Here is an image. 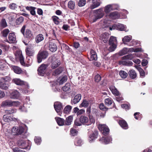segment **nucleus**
<instances>
[{"mask_svg": "<svg viewBox=\"0 0 152 152\" xmlns=\"http://www.w3.org/2000/svg\"><path fill=\"white\" fill-rule=\"evenodd\" d=\"M98 128L104 135H106L109 133V129L105 124H99L98 126Z\"/></svg>", "mask_w": 152, "mask_h": 152, "instance_id": "7", "label": "nucleus"}, {"mask_svg": "<svg viewBox=\"0 0 152 152\" xmlns=\"http://www.w3.org/2000/svg\"><path fill=\"white\" fill-rule=\"evenodd\" d=\"M132 39V37L131 35L126 36H125L122 39V41L124 44L126 43V42H129Z\"/></svg>", "mask_w": 152, "mask_h": 152, "instance_id": "38", "label": "nucleus"}, {"mask_svg": "<svg viewBox=\"0 0 152 152\" xmlns=\"http://www.w3.org/2000/svg\"><path fill=\"white\" fill-rule=\"evenodd\" d=\"M20 96V94L19 92L17 90L13 91L10 94V97L12 99H18Z\"/></svg>", "mask_w": 152, "mask_h": 152, "instance_id": "22", "label": "nucleus"}, {"mask_svg": "<svg viewBox=\"0 0 152 152\" xmlns=\"http://www.w3.org/2000/svg\"><path fill=\"white\" fill-rule=\"evenodd\" d=\"M137 68L140 72V76L142 77H144L145 75V73L142 69L139 66H137Z\"/></svg>", "mask_w": 152, "mask_h": 152, "instance_id": "50", "label": "nucleus"}, {"mask_svg": "<svg viewBox=\"0 0 152 152\" xmlns=\"http://www.w3.org/2000/svg\"><path fill=\"white\" fill-rule=\"evenodd\" d=\"M128 74L130 78L132 79H134L137 77V73L133 69H131L129 71Z\"/></svg>", "mask_w": 152, "mask_h": 152, "instance_id": "28", "label": "nucleus"}, {"mask_svg": "<svg viewBox=\"0 0 152 152\" xmlns=\"http://www.w3.org/2000/svg\"><path fill=\"white\" fill-rule=\"evenodd\" d=\"M110 46L108 49V50L110 52H112L115 50L116 48V44H111L110 45Z\"/></svg>", "mask_w": 152, "mask_h": 152, "instance_id": "57", "label": "nucleus"}, {"mask_svg": "<svg viewBox=\"0 0 152 152\" xmlns=\"http://www.w3.org/2000/svg\"><path fill=\"white\" fill-rule=\"evenodd\" d=\"M3 120L6 122H9L11 121L18 122V120L17 118H13L11 116L7 115H4L3 116Z\"/></svg>", "mask_w": 152, "mask_h": 152, "instance_id": "17", "label": "nucleus"}, {"mask_svg": "<svg viewBox=\"0 0 152 152\" xmlns=\"http://www.w3.org/2000/svg\"><path fill=\"white\" fill-rule=\"evenodd\" d=\"M51 60V67L52 69L56 68L60 64V61L56 58L55 55L52 56Z\"/></svg>", "mask_w": 152, "mask_h": 152, "instance_id": "5", "label": "nucleus"}, {"mask_svg": "<svg viewBox=\"0 0 152 152\" xmlns=\"http://www.w3.org/2000/svg\"><path fill=\"white\" fill-rule=\"evenodd\" d=\"M24 37L30 39H32L34 38L33 33L29 29H26L25 33L23 34Z\"/></svg>", "mask_w": 152, "mask_h": 152, "instance_id": "11", "label": "nucleus"}, {"mask_svg": "<svg viewBox=\"0 0 152 152\" xmlns=\"http://www.w3.org/2000/svg\"><path fill=\"white\" fill-rule=\"evenodd\" d=\"M54 106L56 111L58 113H59L62 108V104L59 102H55Z\"/></svg>", "mask_w": 152, "mask_h": 152, "instance_id": "16", "label": "nucleus"}, {"mask_svg": "<svg viewBox=\"0 0 152 152\" xmlns=\"http://www.w3.org/2000/svg\"><path fill=\"white\" fill-rule=\"evenodd\" d=\"M10 32V31L8 29L6 28L4 29L2 32L1 33L3 36L4 37L7 36L8 34Z\"/></svg>", "mask_w": 152, "mask_h": 152, "instance_id": "51", "label": "nucleus"}, {"mask_svg": "<svg viewBox=\"0 0 152 152\" xmlns=\"http://www.w3.org/2000/svg\"><path fill=\"white\" fill-rule=\"evenodd\" d=\"M26 61L28 64L30 65L32 63V60L30 56H28L26 58Z\"/></svg>", "mask_w": 152, "mask_h": 152, "instance_id": "61", "label": "nucleus"}, {"mask_svg": "<svg viewBox=\"0 0 152 152\" xmlns=\"http://www.w3.org/2000/svg\"><path fill=\"white\" fill-rule=\"evenodd\" d=\"M9 85L7 83L0 84V88L2 89L7 90L8 88Z\"/></svg>", "mask_w": 152, "mask_h": 152, "instance_id": "53", "label": "nucleus"}, {"mask_svg": "<svg viewBox=\"0 0 152 152\" xmlns=\"http://www.w3.org/2000/svg\"><path fill=\"white\" fill-rule=\"evenodd\" d=\"M72 107L69 105H66L64 108L63 110V112L64 113L66 114H69L70 112Z\"/></svg>", "mask_w": 152, "mask_h": 152, "instance_id": "31", "label": "nucleus"}, {"mask_svg": "<svg viewBox=\"0 0 152 152\" xmlns=\"http://www.w3.org/2000/svg\"><path fill=\"white\" fill-rule=\"evenodd\" d=\"M99 109L103 111H106L107 108L105 107L103 103L100 104L99 106Z\"/></svg>", "mask_w": 152, "mask_h": 152, "instance_id": "59", "label": "nucleus"}, {"mask_svg": "<svg viewBox=\"0 0 152 152\" xmlns=\"http://www.w3.org/2000/svg\"><path fill=\"white\" fill-rule=\"evenodd\" d=\"M8 38L10 43H15L16 42V37L14 33H10Z\"/></svg>", "mask_w": 152, "mask_h": 152, "instance_id": "19", "label": "nucleus"}, {"mask_svg": "<svg viewBox=\"0 0 152 152\" xmlns=\"http://www.w3.org/2000/svg\"><path fill=\"white\" fill-rule=\"evenodd\" d=\"M71 85L69 83H67L65 85L62 87V89L64 91H70L71 90Z\"/></svg>", "mask_w": 152, "mask_h": 152, "instance_id": "41", "label": "nucleus"}, {"mask_svg": "<svg viewBox=\"0 0 152 152\" xmlns=\"http://www.w3.org/2000/svg\"><path fill=\"white\" fill-rule=\"evenodd\" d=\"M119 124L120 126L124 129H127L128 126L126 122L124 120H120L119 121Z\"/></svg>", "mask_w": 152, "mask_h": 152, "instance_id": "25", "label": "nucleus"}, {"mask_svg": "<svg viewBox=\"0 0 152 152\" xmlns=\"http://www.w3.org/2000/svg\"><path fill=\"white\" fill-rule=\"evenodd\" d=\"M12 81L18 85H27V86L28 87V85L27 83L24 82L20 79L15 78Z\"/></svg>", "mask_w": 152, "mask_h": 152, "instance_id": "18", "label": "nucleus"}, {"mask_svg": "<svg viewBox=\"0 0 152 152\" xmlns=\"http://www.w3.org/2000/svg\"><path fill=\"white\" fill-rule=\"evenodd\" d=\"M73 117L72 116H69L66 119L65 124L66 125H69L71 124L72 121Z\"/></svg>", "mask_w": 152, "mask_h": 152, "instance_id": "43", "label": "nucleus"}, {"mask_svg": "<svg viewBox=\"0 0 152 152\" xmlns=\"http://www.w3.org/2000/svg\"><path fill=\"white\" fill-rule=\"evenodd\" d=\"M13 69L14 72L18 74H20L22 72V70L20 68L16 66H14Z\"/></svg>", "mask_w": 152, "mask_h": 152, "instance_id": "45", "label": "nucleus"}, {"mask_svg": "<svg viewBox=\"0 0 152 152\" xmlns=\"http://www.w3.org/2000/svg\"><path fill=\"white\" fill-rule=\"evenodd\" d=\"M25 126V125L24 124L18 126H13L11 129V134L14 136H19L23 134L24 133Z\"/></svg>", "mask_w": 152, "mask_h": 152, "instance_id": "1", "label": "nucleus"}, {"mask_svg": "<svg viewBox=\"0 0 152 152\" xmlns=\"http://www.w3.org/2000/svg\"><path fill=\"white\" fill-rule=\"evenodd\" d=\"M44 39L43 36L42 34H39L36 38V41L37 43H39Z\"/></svg>", "mask_w": 152, "mask_h": 152, "instance_id": "42", "label": "nucleus"}, {"mask_svg": "<svg viewBox=\"0 0 152 152\" xmlns=\"http://www.w3.org/2000/svg\"><path fill=\"white\" fill-rule=\"evenodd\" d=\"M63 69L62 67H59L55 70L53 72V75L56 76L60 74L63 71Z\"/></svg>", "mask_w": 152, "mask_h": 152, "instance_id": "29", "label": "nucleus"}, {"mask_svg": "<svg viewBox=\"0 0 152 152\" xmlns=\"http://www.w3.org/2000/svg\"><path fill=\"white\" fill-rule=\"evenodd\" d=\"M90 61L96 60L97 59V55L96 52L93 50H91L90 51Z\"/></svg>", "mask_w": 152, "mask_h": 152, "instance_id": "21", "label": "nucleus"}, {"mask_svg": "<svg viewBox=\"0 0 152 152\" xmlns=\"http://www.w3.org/2000/svg\"><path fill=\"white\" fill-rule=\"evenodd\" d=\"M109 18L113 19H116L119 18L120 14L116 11L111 12L109 15Z\"/></svg>", "mask_w": 152, "mask_h": 152, "instance_id": "14", "label": "nucleus"}, {"mask_svg": "<svg viewBox=\"0 0 152 152\" xmlns=\"http://www.w3.org/2000/svg\"><path fill=\"white\" fill-rule=\"evenodd\" d=\"M110 89L113 94L117 96L119 95V92L115 86L110 87Z\"/></svg>", "mask_w": 152, "mask_h": 152, "instance_id": "40", "label": "nucleus"}, {"mask_svg": "<svg viewBox=\"0 0 152 152\" xmlns=\"http://www.w3.org/2000/svg\"><path fill=\"white\" fill-rule=\"evenodd\" d=\"M49 48L51 51L55 52L57 50V47L54 43L50 42L49 43Z\"/></svg>", "mask_w": 152, "mask_h": 152, "instance_id": "24", "label": "nucleus"}, {"mask_svg": "<svg viewBox=\"0 0 152 152\" xmlns=\"http://www.w3.org/2000/svg\"><path fill=\"white\" fill-rule=\"evenodd\" d=\"M131 56L129 55L125 56L122 57V59L124 60L120 61L119 64H122L127 66H130L132 65V62L129 61L127 60L131 59Z\"/></svg>", "mask_w": 152, "mask_h": 152, "instance_id": "4", "label": "nucleus"}, {"mask_svg": "<svg viewBox=\"0 0 152 152\" xmlns=\"http://www.w3.org/2000/svg\"><path fill=\"white\" fill-rule=\"evenodd\" d=\"M93 14L94 15L92 17L91 19L94 22L102 18L104 15V12L102 8L94 10Z\"/></svg>", "mask_w": 152, "mask_h": 152, "instance_id": "3", "label": "nucleus"}, {"mask_svg": "<svg viewBox=\"0 0 152 152\" xmlns=\"http://www.w3.org/2000/svg\"><path fill=\"white\" fill-rule=\"evenodd\" d=\"M80 120L82 124L87 126L90 125L89 119L86 116L83 115L81 116L80 117Z\"/></svg>", "mask_w": 152, "mask_h": 152, "instance_id": "12", "label": "nucleus"}, {"mask_svg": "<svg viewBox=\"0 0 152 152\" xmlns=\"http://www.w3.org/2000/svg\"><path fill=\"white\" fill-rule=\"evenodd\" d=\"M117 42L116 38L113 36H111L109 40V44L110 45L116 44Z\"/></svg>", "mask_w": 152, "mask_h": 152, "instance_id": "37", "label": "nucleus"}, {"mask_svg": "<svg viewBox=\"0 0 152 152\" xmlns=\"http://www.w3.org/2000/svg\"><path fill=\"white\" fill-rule=\"evenodd\" d=\"M119 74L121 77L123 78H126L128 76V74L126 72L123 70L120 71Z\"/></svg>", "mask_w": 152, "mask_h": 152, "instance_id": "46", "label": "nucleus"}, {"mask_svg": "<svg viewBox=\"0 0 152 152\" xmlns=\"http://www.w3.org/2000/svg\"><path fill=\"white\" fill-rule=\"evenodd\" d=\"M59 19L58 17L56 16L53 17V20L54 23L56 24H58L59 23V22L58 20Z\"/></svg>", "mask_w": 152, "mask_h": 152, "instance_id": "64", "label": "nucleus"}, {"mask_svg": "<svg viewBox=\"0 0 152 152\" xmlns=\"http://www.w3.org/2000/svg\"><path fill=\"white\" fill-rule=\"evenodd\" d=\"M34 141L37 145H39L41 141V138L39 137H35L34 139Z\"/></svg>", "mask_w": 152, "mask_h": 152, "instance_id": "60", "label": "nucleus"}, {"mask_svg": "<svg viewBox=\"0 0 152 152\" xmlns=\"http://www.w3.org/2000/svg\"><path fill=\"white\" fill-rule=\"evenodd\" d=\"M26 54L28 56H30L34 55V51L32 49L29 48H27L26 49Z\"/></svg>", "mask_w": 152, "mask_h": 152, "instance_id": "34", "label": "nucleus"}, {"mask_svg": "<svg viewBox=\"0 0 152 152\" xmlns=\"http://www.w3.org/2000/svg\"><path fill=\"white\" fill-rule=\"evenodd\" d=\"M109 34L107 33H104L101 34L100 36V39L102 40L104 43L107 42L109 38Z\"/></svg>", "mask_w": 152, "mask_h": 152, "instance_id": "13", "label": "nucleus"}, {"mask_svg": "<svg viewBox=\"0 0 152 152\" xmlns=\"http://www.w3.org/2000/svg\"><path fill=\"white\" fill-rule=\"evenodd\" d=\"M98 133L97 131H95L94 133L91 134L89 136V140L90 142H91L97 138Z\"/></svg>", "mask_w": 152, "mask_h": 152, "instance_id": "23", "label": "nucleus"}, {"mask_svg": "<svg viewBox=\"0 0 152 152\" xmlns=\"http://www.w3.org/2000/svg\"><path fill=\"white\" fill-rule=\"evenodd\" d=\"M128 51V49L127 48H124L123 50H121L118 53V54L119 56H121L125 55L127 53Z\"/></svg>", "mask_w": 152, "mask_h": 152, "instance_id": "48", "label": "nucleus"}, {"mask_svg": "<svg viewBox=\"0 0 152 152\" xmlns=\"http://www.w3.org/2000/svg\"><path fill=\"white\" fill-rule=\"evenodd\" d=\"M67 79V77L66 75L64 76L61 78L58 79V83L60 85H62L66 81Z\"/></svg>", "mask_w": 152, "mask_h": 152, "instance_id": "36", "label": "nucleus"}, {"mask_svg": "<svg viewBox=\"0 0 152 152\" xmlns=\"http://www.w3.org/2000/svg\"><path fill=\"white\" fill-rule=\"evenodd\" d=\"M0 26L3 28L6 27L7 26V24L5 19H2L0 22Z\"/></svg>", "mask_w": 152, "mask_h": 152, "instance_id": "49", "label": "nucleus"}, {"mask_svg": "<svg viewBox=\"0 0 152 152\" xmlns=\"http://www.w3.org/2000/svg\"><path fill=\"white\" fill-rule=\"evenodd\" d=\"M48 56L46 51H39L37 56V61L39 63L41 62L43 59L46 58Z\"/></svg>", "mask_w": 152, "mask_h": 152, "instance_id": "6", "label": "nucleus"}, {"mask_svg": "<svg viewBox=\"0 0 152 152\" xmlns=\"http://www.w3.org/2000/svg\"><path fill=\"white\" fill-rule=\"evenodd\" d=\"M77 133V131L76 129L72 128L70 130V133L71 135L73 136L76 135Z\"/></svg>", "mask_w": 152, "mask_h": 152, "instance_id": "63", "label": "nucleus"}, {"mask_svg": "<svg viewBox=\"0 0 152 152\" xmlns=\"http://www.w3.org/2000/svg\"><path fill=\"white\" fill-rule=\"evenodd\" d=\"M16 56L18 58H19L20 62L22 65H23L25 64L24 58L21 52H19L18 56H17L16 55Z\"/></svg>", "mask_w": 152, "mask_h": 152, "instance_id": "33", "label": "nucleus"}, {"mask_svg": "<svg viewBox=\"0 0 152 152\" xmlns=\"http://www.w3.org/2000/svg\"><path fill=\"white\" fill-rule=\"evenodd\" d=\"M85 111V110L83 109L79 110L77 107H75L73 110V112L76 113L77 116L83 114Z\"/></svg>", "mask_w": 152, "mask_h": 152, "instance_id": "20", "label": "nucleus"}, {"mask_svg": "<svg viewBox=\"0 0 152 152\" xmlns=\"http://www.w3.org/2000/svg\"><path fill=\"white\" fill-rule=\"evenodd\" d=\"M128 51L130 52H138L139 51H142L143 50H142V49L141 48H137L136 49H134L133 48H131L129 49Z\"/></svg>", "mask_w": 152, "mask_h": 152, "instance_id": "52", "label": "nucleus"}, {"mask_svg": "<svg viewBox=\"0 0 152 152\" xmlns=\"http://www.w3.org/2000/svg\"><path fill=\"white\" fill-rule=\"evenodd\" d=\"M88 104L89 102L88 101L86 100H84L82 103L81 104L80 106L82 107H86L88 106Z\"/></svg>", "mask_w": 152, "mask_h": 152, "instance_id": "55", "label": "nucleus"}, {"mask_svg": "<svg viewBox=\"0 0 152 152\" xmlns=\"http://www.w3.org/2000/svg\"><path fill=\"white\" fill-rule=\"evenodd\" d=\"M68 5L69 8L71 10H73L75 8V2L73 1L70 0L68 2Z\"/></svg>", "mask_w": 152, "mask_h": 152, "instance_id": "44", "label": "nucleus"}, {"mask_svg": "<svg viewBox=\"0 0 152 152\" xmlns=\"http://www.w3.org/2000/svg\"><path fill=\"white\" fill-rule=\"evenodd\" d=\"M55 119L57 123L59 126H63L64 124V120L61 118L56 117Z\"/></svg>", "mask_w": 152, "mask_h": 152, "instance_id": "30", "label": "nucleus"}, {"mask_svg": "<svg viewBox=\"0 0 152 152\" xmlns=\"http://www.w3.org/2000/svg\"><path fill=\"white\" fill-rule=\"evenodd\" d=\"M17 145L20 148L26 151L30 149L31 142L28 140H19L18 141Z\"/></svg>", "mask_w": 152, "mask_h": 152, "instance_id": "2", "label": "nucleus"}, {"mask_svg": "<svg viewBox=\"0 0 152 152\" xmlns=\"http://www.w3.org/2000/svg\"><path fill=\"white\" fill-rule=\"evenodd\" d=\"M24 18L23 17L20 16L16 20L15 23L16 25H20L23 21Z\"/></svg>", "mask_w": 152, "mask_h": 152, "instance_id": "47", "label": "nucleus"}, {"mask_svg": "<svg viewBox=\"0 0 152 152\" xmlns=\"http://www.w3.org/2000/svg\"><path fill=\"white\" fill-rule=\"evenodd\" d=\"M126 27L125 26L121 24H118L117 25V29L120 31H127L126 30ZM127 31H128V30H127Z\"/></svg>", "mask_w": 152, "mask_h": 152, "instance_id": "39", "label": "nucleus"}, {"mask_svg": "<svg viewBox=\"0 0 152 152\" xmlns=\"http://www.w3.org/2000/svg\"><path fill=\"white\" fill-rule=\"evenodd\" d=\"M86 3V0H80L78 2V5L80 7H83L85 5Z\"/></svg>", "mask_w": 152, "mask_h": 152, "instance_id": "56", "label": "nucleus"}, {"mask_svg": "<svg viewBox=\"0 0 152 152\" xmlns=\"http://www.w3.org/2000/svg\"><path fill=\"white\" fill-rule=\"evenodd\" d=\"M83 144V142L81 139L79 137H77L75 139V144L77 146H80Z\"/></svg>", "mask_w": 152, "mask_h": 152, "instance_id": "35", "label": "nucleus"}, {"mask_svg": "<svg viewBox=\"0 0 152 152\" xmlns=\"http://www.w3.org/2000/svg\"><path fill=\"white\" fill-rule=\"evenodd\" d=\"M12 101L10 100H6L5 101H3L1 104V106L2 107L5 106H12Z\"/></svg>", "mask_w": 152, "mask_h": 152, "instance_id": "26", "label": "nucleus"}, {"mask_svg": "<svg viewBox=\"0 0 152 152\" xmlns=\"http://www.w3.org/2000/svg\"><path fill=\"white\" fill-rule=\"evenodd\" d=\"M10 80V78L9 76H6L1 78V81L3 82L6 83L9 81Z\"/></svg>", "mask_w": 152, "mask_h": 152, "instance_id": "58", "label": "nucleus"}, {"mask_svg": "<svg viewBox=\"0 0 152 152\" xmlns=\"http://www.w3.org/2000/svg\"><path fill=\"white\" fill-rule=\"evenodd\" d=\"M113 100L110 98L106 99L105 100V104L107 105H110L113 103Z\"/></svg>", "mask_w": 152, "mask_h": 152, "instance_id": "54", "label": "nucleus"}, {"mask_svg": "<svg viewBox=\"0 0 152 152\" xmlns=\"http://www.w3.org/2000/svg\"><path fill=\"white\" fill-rule=\"evenodd\" d=\"M48 65L46 64H42L38 69V74L41 76H43L45 73L46 68Z\"/></svg>", "mask_w": 152, "mask_h": 152, "instance_id": "9", "label": "nucleus"}, {"mask_svg": "<svg viewBox=\"0 0 152 152\" xmlns=\"http://www.w3.org/2000/svg\"><path fill=\"white\" fill-rule=\"evenodd\" d=\"M9 7L12 10H16L18 8L21 9L20 6H18L15 3H11L9 4Z\"/></svg>", "mask_w": 152, "mask_h": 152, "instance_id": "32", "label": "nucleus"}, {"mask_svg": "<svg viewBox=\"0 0 152 152\" xmlns=\"http://www.w3.org/2000/svg\"><path fill=\"white\" fill-rule=\"evenodd\" d=\"M16 112V110L13 109L6 110L5 111L6 113L8 114H12V113H15Z\"/></svg>", "mask_w": 152, "mask_h": 152, "instance_id": "62", "label": "nucleus"}, {"mask_svg": "<svg viewBox=\"0 0 152 152\" xmlns=\"http://www.w3.org/2000/svg\"><path fill=\"white\" fill-rule=\"evenodd\" d=\"M114 5H107L104 7V12L106 14L108 13L111 10H114L116 8L114 7Z\"/></svg>", "mask_w": 152, "mask_h": 152, "instance_id": "15", "label": "nucleus"}, {"mask_svg": "<svg viewBox=\"0 0 152 152\" xmlns=\"http://www.w3.org/2000/svg\"><path fill=\"white\" fill-rule=\"evenodd\" d=\"M81 95L80 94H78L76 95L72 102L74 104L78 102L81 99Z\"/></svg>", "mask_w": 152, "mask_h": 152, "instance_id": "27", "label": "nucleus"}, {"mask_svg": "<svg viewBox=\"0 0 152 152\" xmlns=\"http://www.w3.org/2000/svg\"><path fill=\"white\" fill-rule=\"evenodd\" d=\"M88 3L91 4L90 7L91 9H93L99 7L101 3L100 0H88Z\"/></svg>", "mask_w": 152, "mask_h": 152, "instance_id": "8", "label": "nucleus"}, {"mask_svg": "<svg viewBox=\"0 0 152 152\" xmlns=\"http://www.w3.org/2000/svg\"><path fill=\"white\" fill-rule=\"evenodd\" d=\"M112 138L110 136L106 137H102L100 140L101 142L103 144H107L111 142L112 141Z\"/></svg>", "mask_w": 152, "mask_h": 152, "instance_id": "10", "label": "nucleus"}]
</instances>
